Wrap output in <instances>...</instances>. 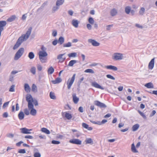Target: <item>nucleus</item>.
Instances as JSON below:
<instances>
[{
  "label": "nucleus",
  "mask_w": 157,
  "mask_h": 157,
  "mask_svg": "<svg viewBox=\"0 0 157 157\" xmlns=\"http://www.w3.org/2000/svg\"><path fill=\"white\" fill-rule=\"evenodd\" d=\"M86 27H87V28L89 30H91L92 29V26L90 24H87L86 25Z\"/></svg>",
  "instance_id": "nucleus-61"
},
{
  "label": "nucleus",
  "mask_w": 157,
  "mask_h": 157,
  "mask_svg": "<svg viewBox=\"0 0 157 157\" xmlns=\"http://www.w3.org/2000/svg\"><path fill=\"white\" fill-rule=\"evenodd\" d=\"M18 152L20 153L24 154L26 153V151L24 149H21L18 151Z\"/></svg>",
  "instance_id": "nucleus-52"
},
{
  "label": "nucleus",
  "mask_w": 157,
  "mask_h": 157,
  "mask_svg": "<svg viewBox=\"0 0 157 157\" xmlns=\"http://www.w3.org/2000/svg\"><path fill=\"white\" fill-rule=\"evenodd\" d=\"M131 150L134 153H138V151L136 149L134 143H133L131 145Z\"/></svg>",
  "instance_id": "nucleus-23"
},
{
  "label": "nucleus",
  "mask_w": 157,
  "mask_h": 157,
  "mask_svg": "<svg viewBox=\"0 0 157 157\" xmlns=\"http://www.w3.org/2000/svg\"><path fill=\"white\" fill-rule=\"evenodd\" d=\"M73 101L75 104H77L78 102L79 99L77 97L75 94H72Z\"/></svg>",
  "instance_id": "nucleus-15"
},
{
  "label": "nucleus",
  "mask_w": 157,
  "mask_h": 157,
  "mask_svg": "<svg viewBox=\"0 0 157 157\" xmlns=\"http://www.w3.org/2000/svg\"><path fill=\"white\" fill-rule=\"evenodd\" d=\"M89 43L91 44L92 45L94 46H98L100 45V43L96 40L92 39H89L88 40Z\"/></svg>",
  "instance_id": "nucleus-8"
},
{
  "label": "nucleus",
  "mask_w": 157,
  "mask_h": 157,
  "mask_svg": "<svg viewBox=\"0 0 157 157\" xmlns=\"http://www.w3.org/2000/svg\"><path fill=\"white\" fill-rule=\"evenodd\" d=\"M92 86L96 88L100 89L101 90H104V88L101 86L100 85L96 82H94L92 83Z\"/></svg>",
  "instance_id": "nucleus-14"
},
{
  "label": "nucleus",
  "mask_w": 157,
  "mask_h": 157,
  "mask_svg": "<svg viewBox=\"0 0 157 157\" xmlns=\"http://www.w3.org/2000/svg\"><path fill=\"white\" fill-rule=\"evenodd\" d=\"M88 22L90 24H93L94 22V20L93 18L90 17L89 18Z\"/></svg>",
  "instance_id": "nucleus-47"
},
{
  "label": "nucleus",
  "mask_w": 157,
  "mask_h": 157,
  "mask_svg": "<svg viewBox=\"0 0 157 157\" xmlns=\"http://www.w3.org/2000/svg\"><path fill=\"white\" fill-rule=\"evenodd\" d=\"M20 129L21 133L26 134L31 133L30 132L32 130V129H29L25 128H21Z\"/></svg>",
  "instance_id": "nucleus-10"
},
{
  "label": "nucleus",
  "mask_w": 157,
  "mask_h": 157,
  "mask_svg": "<svg viewBox=\"0 0 157 157\" xmlns=\"http://www.w3.org/2000/svg\"><path fill=\"white\" fill-rule=\"evenodd\" d=\"M82 126L84 128H85L86 129H87V128H88L89 125L88 124H86V123H83L82 124Z\"/></svg>",
  "instance_id": "nucleus-57"
},
{
  "label": "nucleus",
  "mask_w": 157,
  "mask_h": 157,
  "mask_svg": "<svg viewBox=\"0 0 157 157\" xmlns=\"http://www.w3.org/2000/svg\"><path fill=\"white\" fill-rule=\"evenodd\" d=\"M59 8V6H57L56 5V6L53 7L52 10L53 13L55 12V11L58 10Z\"/></svg>",
  "instance_id": "nucleus-43"
},
{
  "label": "nucleus",
  "mask_w": 157,
  "mask_h": 157,
  "mask_svg": "<svg viewBox=\"0 0 157 157\" xmlns=\"http://www.w3.org/2000/svg\"><path fill=\"white\" fill-rule=\"evenodd\" d=\"M148 89H152L154 88V85L151 82L146 83L144 85Z\"/></svg>",
  "instance_id": "nucleus-21"
},
{
  "label": "nucleus",
  "mask_w": 157,
  "mask_h": 157,
  "mask_svg": "<svg viewBox=\"0 0 157 157\" xmlns=\"http://www.w3.org/2000/svg\"><path fill=\"white\" fill-rule=\"evenodd\" d=\"M135 26L137 28H139L142 29L143 28V26L142 25H140L139 24H135Z\"/></svg>",
  "instance_id": "nucleus-60"
},
{
  "label": "nucleus",
  "mask_w": 157,
  "mask_h": 157,
  "mask_svg": "<svg viewBox=\"0 0 157 157\" xmlns=\"http://www.w3.org/2000/svg\"><path fill=\"white\" fill-rule=\"evenodd\" d=\"M28 108L29 110H30V113L32 115L35 116L36 115V111L34 108L33 105V107H32V108L28 107Z\"/></svg>",
  "instance_id": "nucleus-13"
},
{
  "label": "nucleus",
  "mask_w": 157,
  "mask_h": 157,
  "mask_svg": "<svg viewBox=\"0 0 157 157\" xmlns=\"http://www.w3.org/2000/svg\"><path fill=\"white\" fill-rule=\"evenodd\" d=\"M72 25L75 28H77L78 26L79 22L77 20L73 19L72 21Z\"/></svg>",
  "instance_id": "nucleus-19"
},
{
  "label": "nucleus",
  "mask_w": 157,
  "mask_h": 157,
  "mask_svg": "<svg viewBox=\"0 0 157 157\" xmlns=\"http://www.w3.org/2000/svg\"><path fill=\"white\" fill-rule=\"evenodd\" d=\"M64 2V0H57L56 3V5L59 6L62 5Z\"/></svg>",
  "instance_id": "nucleus-25"
},
{
  "label": "nucleus",
  "mask_w": 157,
  "mask_h": 157,
  "mask_svg": "<svg viewBox=\"0 0 157 157\" xmlns=\"http://www.w3.org/2000/svg\"><path fill=\"white\" fill-rule=\"evenodd\" d=\"M54 68L51 67H50L48 70V73L49 74H52L54 72Z\"/></svg>",
  "instance_id": "nucleus-40"
},
{
  "label": "nucleus",
  "mask_w": 157,
  "mask_h": 157,
  "mask_svg": "<svg viewBox=\"0 0 157 157\" xmlns=\"http://www.w3.org/2000/svg\"><path fill=\"white\" fill-rule=\"evenodd\" d=\"M145 11V9L144 8V7H141L139 11V13L141 15H143L144 14Z\"/></svg>",
  "instance_id": "nucleus-41"
},
{
  "label": "nucleus",
  "mask_w": 157,
  "mask_h": 157,
  "mask_svg": "<svg viewBox=\"0 0 157 157\" xmlns=\"http://www.w3.org/2000/svg\"><path fill=\"white\" fill-rule=\"evenodd\" d=\"M65 55V54H59L57 56V58L59 60V61L62 62L65 59V57L63 56Z\"/></svg>",
  "instance_id": "nucleus-16"
},
{
  "label": "nucleus",
  "mask_w": 157,
  "mask_h": 157,
  "mask_svg": "<svg viewBox=\"0 0 157 157\" xmlns=\"http://www.w3.org/2000/svg\"><path fill=\"white\" fill-rule=\"evenodd\" d=\"M26 100L28 102V107L32 108L33 104V99L30 94H27L26 96Z\"/></svg>",
  "instance_id": "nucleus-3"
},
{
  "label": "nucleus",
  "mask_w": 157,
  "mask_h": 157,
  "mask_svg": "<svg viewBox=\"0 0 157 157\" xmlns=\"http://www.w3.org/2000/svg\"><path fill=\"white\" fill-rule=\"evenodd\" d=\"M6 24V21H0V30L2 31L3 30V27L5 26Z\"/></svg>",
  "instance_id": "nucleus-18"
},
{
  "label": "nucleus",
  "mask_w": 157,
  "mask_h": 157,
  "mask_svg": "<svg viewBox=\"0 0 157 157\" xmlns=\"http://www.w3.org/2000/svg\"><path fill=\"white\" fill-rule=\"evenodd\" d=\"M85 142L86 144H87L92 143L93 142V141L90 138H87L86 139V140H85Z\"/></svg>",
  "instance_id": "nucleus-42"
},
{
  "label": "nucleus",
  "mask_w": 157,
  "mask_h": 157,
  "mask_svg": "<svg viewBox=\"0 0 157 157\" xmlns=\"http://www.w3.org/2000/svg\"><path fill=\"white\" fill-rule=\"evenodd\" d=\"M123 55L119 53H114L112 56V58L114 60H121L123 58Z\"/></svg>",
  "instance_id": "nucleus-2"
},
{
  "label": "nucleus",
  "mask_w": 157,
  "mask_h": 157,
  "mask_svg": "<svg viewBox=\"0 0 157 157\" xmlns=\"http://www.w3.org/2000/svg\"><path fill=\"white\" fill-rule=\"evenodd\" d=\"M106 77L109 78L113 80H115V78L114 77H113V76L110 75H106Z\"/></svg>",
  "instance_id": "nucleus-48"
},
{
  "label": "nucleus",
  "mask_w": 157,
  "mask_h": 157,
  "mask_svg": "<svg viewBox=\"0 0 157 157\" xmlns=\"http://www.w3.org/2000/svg\"><path fill=\"white\" fill-rule=\"evenodd\" d=\"M41 131L42 132L48 134H50V133L49 130H48L47 128H42L41 129Z\"/></svg>",
  "instance_id": "nucleus-29"
},
{
  "label": "nucleus",
  "mask_w": 157,
  "mask_h": 157,
  "mask_svg": "<svg viewBox=\"0 0 157 157\" xmlns=\"http://www.w3.org/2000/svg\"><path fill=\"white\" fill-rule=\"evenodd\" d=\"M131 11V7L130 6H126L125 9V13L127 14H128L130 13Z\"/></svg>",
  "instance_id": "nucleus-36"
},
{
  "label": "nucleus",
  "mask_w": 157,
  "mask_h": 157,
  "mask_svg": "<svg viewBox=\"0 0 157 157\" xmlns=\"http://www.w3.org/2000/svg\"><path fill=\"white\" fill-rule=\"evenodd\" d=\"M25 115L22 111H20L18 114V117L20 120H22L24 117Z\"/></svg>",
  "instance_id": "nucleus-22"
},
{
  "label": "nucleus",
  "mask_w": 157,
  "mask_h": 157,
  "mask_svg": "<svg viewBox=\"0 0 157 157\" xmlns=\"http://www.w3.org/2000/svg\"><path fill=\"white\" fill-rule=\"evenodd\" d=\"M155 64V58L152 59L148 65V68L150 70H152Z\"/></svg>",
  "instance_id": "nucleus-9"
},
{
  "label": "nucleus",
  "mask_w": 157,
  "mask_h": 157,
  "mask_svg": "<svg viewBox=\"0 0 157 157\" xmlns=\"http://www.w3.org/2000/svg\"><path fill=\"white\" fill-rule=\"evenodd\" d=\"M29 109H28L27 108H25L24 109V113L26 115H29V114L30 112H29Z\"/></svg>",
  "instance_id": "nucleus-44"
},
{
  "label": "nucleus",
  "mask_w": 157,
  "mask_h": 157,
  "mask_svg": "<svg viewBox=\"0 0 157 157\" xmlns=\"http://www.w3.org/2000/svg\"><path fill=\"white\" fill-rule=\"evenodd\" d=\"M38 55L39 56L46 57L48 55V54L45 51H40L39 52Z\"/></svg>",
  "instance_id": "nucleus-17"
},
{
  "label": "nucleus",
  "mask_w": 157,
  "mask_h": 157,
  "mask_svg": "<svg viewBox=\"0 0 157 157\" xmlns=\"http://www.w3.org/2000/svg\"><path fill=\"white\" fill-rule=\"evenodd\" d=\"M37 68L38 70L39 71H41L42 70V66L40 65H37Z\"/></svg>",
  "instance_id": "nucleus-63"
},
{
  "label": "nucleus",
  "mask_w": 157,
  "mask_h": 157,
  "mask_svg": "<svg viewBox=\"0 0 157 157\" xmlns=\"http://www.w3.org/2000/svg\"><path fill=\"white\" fill-rule=\"evenodd\" d=\"M32 28L30 27L25 34H22L18 39L16 43L14 45L13 49L14 50L17 48L24 41H26L30 36L31 33Z\"/></svg>",
  "instance_id": "nucleus-1"
},
{
  "label": "nucleus",
  "mask_w": 157,
  "mask_h": 157,
  "mask_svg": "<svg viewBox=\"0 0 157 157\" xmlns=\"http://www.w3.org/2000/svg\"><path fill=\"white\" fill-rule=\"evenodd\" d=\"M52 35L54 37L56 36L57 35V31L56 30L53 31Z\"/></svg>",
  "instance_id": "nucleus-56"
},
{
  "label": "nucleus",
  "mask_w": 157,
  "mask_h": 157,
  "mask_svg": "<svg viewBox=\"0 0 157 157\" xmlns=\"http://www.w3.org/2000/svg\"><path fill=\"white\" fill-rule=\"evenodd\" d=\"M139 125L138 124H136L134 125L132 127V130L133 131H136L139 128Z\"/></svg>",
  "instance_id": "nucleus-31"
},
{
  "label": "nucleus",
  "mask_w": 157,
  "mask_h": 157,
  "mask_svg": "<svg viewBox=\"0 0 157 157\" xmlns=\"http://www.w3.org/2000/svg\"><path fill=\"white\" fill-rule=\"evenodd\" d=\"M52 144H59L60 143V142L59 141L53 140L52 142Z\"/></svg>",
  "instance_id": "nucleus-54"
},
{
  "label": "nucleus",
  "mask_w": 157,
  "mask_h": 157,
  "mask_svg": "<svg viewBox=\"0 0 157 157\" xmlns=\"http://www.w3.org/2000/svg\"><path fill=\"white\" fill-rule=\"evenodd\" d=\"M75 74H74L71 78H69L68 80L67 84L68 89L69 90L71 89V87L75 81Z\"/></svg>",
  "instance_id": "nucleus-4"
},
{
  "label": "nucleus",
  "mask_w": 157,
  "mask_h": 157,
  "mask_svg": "<svg viewBox=\"0 0 157 157\" xmlns=\"http://www.w3.org/2000/svg\"><path fill=\"white\" fill-rule=\"evenodd\" d=\"M90 122H91V123H92L93 124H98V125H101V122H100V121H97V122H95V121H93L92 120H90Z\"/></svg>",
  "instance_id": "nucleus-53"
},
{
  "label": "nucleus",
  "mask_w": 157,
  "mask_h": 157,
  "mask_svg": "<svg viewBox=\"0 0 157 157\" xmlns=\"http://www.w3.org/2000/svg\"><path fill=\"white\" fill-rule=\"evenodd\" d=\"M110 13L112 16H114L117 15V11L116 9L114 8L111 10Z\"/></svg>",
  "instance_id": "nucleus-20"
},
{
  "label": "nucleus",
  "mask_w": 157,
  "mask_h": 157,
  "mask_svg": "<svg viewBox=\"0 0 157 157\" xmlns=\"http://www.w3.org/2000/svg\"><path fill=\"white\" fill-rule=\"evenodd\" d=\"M105 67L109 70H112L113 71H117V68L115 66L110 65L105 66Z\"/></svg>",
  "instance_id": "nucleus-12"
},
{
  "label": "nucleus",
  "mask_w": 157,
  "mask_h": 157,
  "mask_svg": "<svg viewBox=\"0 0 157 157\" xmlns=\"http://www.w3.org/2000/svg\"><path fill=\"white\" fill-rule=\"evenodd\" d=\"M16 18V17L15 15H12L7 19V21L10 22H12L15 20Z\"/></svg>",
  "instance_id": "nucleus-28"
},
{
  "label": "nucleus",
  "mask_w": 157,
  "mask_h": 157,
  "mask_svg": "<svg viewBox=\"0 0 157 157\" xmlns=\"http://www.w3.org/2000/svg\"><path fill=\"white\" fill-rule=\"evenodd\" d=\"M9 102H6L3 105V108H5L6 107L8 106V104H9Z\"/></svg>",
  "instance_id": "nucleus-58"
},
{
  "label": "nucleus",
  "mask_w": 157,
  "mask_h": 157,
  "mask_svg": "<svg viewBox=\"0 0 157 157\" xmlns=\"http://www.w3.org/2000/svg\"><path fill=\"white\" fill-rule=\"evenodd\" d=\"M14 87V85H12L9 89V91L10 92H14L15 91Z\"/></svg>",
  "instance_id": "nucleus-49"
},
{
  "label": "nucleus",
  "mask_w": 157,
  "mask_h": 157,
  "mask_svg": "<svg viewBox=\"0 0 157 157\" xmlns=\"http://www.w3.org/2000/svg\"><path fill=\"white\" fill-rule=\"evenodd\" d=\"M24 88L25 91L28 93L30 91V88L27 83H25L24 85Z\"/></svg>",
  "instance_id": "nucleus-24"
},
{
  "label": "nucleus",
  "mask_w": 157,
  "mask_h": 157,
  "mask_svg": "<svg viewBox=\"0 0 157 157\" xmlns=\"http://www.w3.org/2000/svg\"><path fill=\"white\" fill-rule=\"evenodd\" d=\"M77 62V61L76 60H71L69 63L68 66L70 67H72L73 65L76 63Z\"/></svg>",
  "instance_id": "nucleus-27"
},
{
  "label": "nucleus",
  "mask_w": 157,
  "mask_h": 157,
  "mask_svg": "<svg viewBox=\"0 0 157 157\" xmlns=\"http://www.w3.org/2000/svg\"><path fill=\"white\" fill-rule=\"evenodd\" d=\"M39 58L40 62L42 63H45L47 61L46 57L39 56Z\"/></svg>",
  "instance_id": "nucleus-26"
},
{
  "label": "nucleus",
  "mask_w": 157,
  "mask_h": 157,
  "mask_svg": "<svg viewBox=\"0 0 157 157\" xmlns=\"http://www.w3.org/2000/svg\"><path fill=\"white\" fill-rule=\"evenodd\" d=\"M33 103L36 106L38 105V103L36 100H33Z\"/></svg>",
  "instance_id": "nucleus-64"
},
{
  "label": "nucleus",
  "mask_w": 157,
  "mask_h": 157,
  "mask_svg": "<svg viewBox=\"0 0 157 157\" xmlns=\"http://www.w3.org/2000/svg\"><path fill=\"white\" fill-rule=\"evenodd\" d=\"M64 38L63 37L60 36L58 42L60 44H62L64 42Z\"/></svg>",
  "instance_id": "nucleus-32"
},
{
  "label": "nucleus",
  "mask_w": 157,
  "mask_h": 157,
  "mask_svg": "<svg viewBox=\"0 0 157 157\" xmlns=\"http://www.w3.org/2000/svg\"><path fill=\"white\" fill-rule=\"evenodd\" d=\"M69 142L75 144L80 145L82 144V141L78 139H73L70 140Z\"/></svg>",
  "instance_id": "nucleus-7"
},
{
  "label": "nucleus",
  "mask_w": 157,
  "mask_h": 157,
  "mask_svg": "<svg viewBox=\"0 0 157 157\" xmlns=\"http://www.w3.org/2000/svg\"><path fill=\"white\" fill-rule=\"evenodd\" d=\"M74 135L76 137L78 138L81 135L79 131H77L76 133H74Z\"/></svg>",
  "instance_id": "nucleus-51"
},
{
  "label": "nucleus",
  "mask_w": 157,
  "mask_h": 157,
  "mask_svg": "<svg viewBox=\"0 0 157 157\" xmlns=\"http://www.w3.org/2000/svg\"><path fill=\"white\" fill-rule=\"evenodd\" d=\"M58 42V40H54L52 42V44L53 45L55 46L56 45Z\"/></svg>",
  "instance_id": "nucleus-59"
},
{
  "label": "nucleus",
  "mask_w": 157,
  "mask_h": 157,
  "mask_svg": "<svg viewBox=\"0 0 157 157\" xmlns=\"http://www.w3.org/2000/svg\"><path fill=\"white\" fill-rule=\"evenodd\" d=\"M35 55L32 52H30L28 55V57L30 59H32L34 58Z\"/></svg>",
  "instance_id": "nucleus-35"
},
{
  "label": "nucleus",
  "mask_w": 157,
  "mask_h": 157,
  "mask_svg": "<svg viewBox=\"0 0 157 157\" xmlns=\"http://www.w3.org/2000/svg\"><path fill=\"white\" fill-rule=\"evenodd\" d=\"M65 117L68 120H70L71 119L72 117V116L71 114L70 113L66 112L65 114Z\"/></svg>",
  "instance_id": "nucleus-33"
},
{
  "label": "nucleus",
  "mask_w": 157,
  "mask_h": 157,
  "mask_svg": "<svg viewBox=\"0 0 157 157\" xmlns=\"http://www.w3.org/2000/svg\"><path fill=\"white\" fill-rule=\"evenodd\" d=\"M30 71L33 75H35L36 73V68L34 67H32L31 68Z\"/></svg>",
  "instance_id": "nucleus-38"
},
{
  "label": "nucleus",
  "mask_w": 157,
  "mask_h": 157,
  "mask_svg": "<svg viewBox=\"0 0 157 157\" xmlns=\"http://www.w3.org/2000/svg\"><path fill=\"white\" fill-rule=\"evenodd\" d=\"M98 65V63H93L90 64L89 66L90 67H94Z\"/></svg>",
  "instance_id": "nucleus-55"
},
{
  "label": "nucleus",
  "mask_w": 157,
  "mask_h": 157,
  "mask_svg": "<svg viewBox=\"0 0 157 157\" xmlns=\"http://www.w3.org/2000/svg\"><path fill=\"white\" fill-rule=\"evenodd\" d=\"M18 73V71H12L10 74L9 77V81L11 82H13L14 80V75Z\"/></svg>",
  "instance_id": "nucleus-11"
},
{
  "label": "nucleus",
  "mask_w": 157,
  "mask_h": 157,
  "mask_svg": "<svg viewBox=\"0 0 157 157\" xmlns=\"http://www.w3.org/2000/svg\"><path fill=\"white\" fill-rule=\"evenodd\" d=\"M78 111L81 113H83L84 111L83 107L82 106L78 108Z\"/></svg>",
  "instance_id": "nucleus-62"
},
{
  "label": "nucleus",
  "mask_w": 157,
  "mask_h": 157,
  "mask_svg": "<svg viewBox=\"0 0 157 157\" xmlns=\"http://www.w3.org/2000/svg\"><path fill=\"white\" fill-rule=\"evenodd\" d=\"M84 72L85 73H89L91 74H94V71L92 69H87L84 71Z\"/></svg>",
  "instance_id": "nucleus-34"
},
{
  "label": "nucleus",
  "mask_w": 157,
  "mask_h": 157,
  "mask_svg": "<svg viewBox=\"0 0 157 157\" xmlns=\"http://www.w3.org/2000/svg\"><path fill=\"white\" fill-rule=\"evenodd\" d=\"M49 95L51 99H56V97L54 93L52 92H51L50 93Z\"/></svg>",
  "instance_id": "nucleus-37"
},
{
  "label": "nucleus",
  "mask_w": 157,
  "mask_h": 157,
  "mask_svg": "<svg viewBox=\"0 0 157 157\" xmlns=\"http://www.w3.org/2000/svg\"><path fill=\"white\" fill-rule=\"evenodd\" d=\"M72 45L71 42H68L67 43L63 45V47H69L71 46Z\"/></svg>",
  "instance_id": "nucleus-45"
},
{
  "label": "nucleus",
  "mask_w": 157,
  "mask_h": 157,
  "mask_svg": "<svg viewBox=\"0 0 157 157\" xmlns=\"http://www.w3.org/2000/svg\"><path fill=\"white\" fill-rule=\"evenodd\" d=\"M32 91L35 92H36L37 91V87L35 84H33L32 86Z\"/></svg>",
  "instance_id": "nucleus-39"
},
{
  "label": "nucleus",
  "mask_w": 157,
  "mask_h": 157,
  "mask_svg": "<svg viewBox=\"0 0 157 157\" xmlns=\"http://www.w3.org/2000/svg\"><path fill=\"white\" fill-rule=\"evenodd\" d=\"M138 111L139 113L140 114V115L141 116L143 117L144 118L146 119V117L145 115L143 113L141 112L139 110H138Z\"/></svg>",
  "instance_id": "nucleus-50"
},
{
  "label": "nucleus",
  "mask_w": 157,
  "mask_h": 157,
  "mask_svg": "<svg viewBox=\"0 0 157 157\" xmlns=\"http://www.w3.org/2000/svg\"><path fill=\"white\" fill-rule=\"evenodd\" d=\"M94 104L95 105L101 108H105L107 107L106 105L105 104L98 101H94Z\"/></svg>",
  "instance_id": "nucleus-6"
},
{
  "label": "nucleus",
  "mask_w": 157,
  "mask_h": 157,
  "mask_svg": "<svg viewBox=\"0 0 157 157\" xmlns=\"http://www.w3.org/2000/svg\"><path fill=\"white\" fill-rule=\"evenodd\" d=\"M67 55L69 57L75 58L77 56V54L76 52H73L68 54Z\"/></svg>",
  "instance_id": "nucleus-30"
},
{
  "label": "nucleus",
  "mask_w": 157,
  "mask_h": 157,
  "mask_svg": "<svg viewBox=\"0 0 157 157\" xmlns=\"http://www.w3.org/2000/svg\"><path fill=\"white\" fill-rule=\"evenodd\" d=\"M24 52L23 48H21L15 54L14 57V59L17 60L22 55Z\"/></svg>",
  "instance_id": "nucleus-5"
},
{
  "label": "nucleus",
  "mask_w": 157,
  "mask_h": 157,
  "mask_svg": "<svg viewBox=\"0 0 157 157\" xmlns=\"http://www.w3.org/2000/svg\"><path fill=\"white\" fill-rule=\"evenodd\" d=\"M34 157H40L41 154L39 152H35L33 154Z\"/></svg>",
  "instance_id": "nucleus-46"
}]
</instances>
